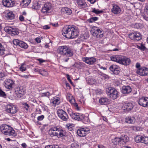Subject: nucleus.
I'll list each match as a JSON object with an SVG mask.
<instances>
[{"label": "nucleus", "mask_w": 148, "mask_h": 148, "mask_svg": "<svg viewBox=\"0 0 148 148\" xmlns=\"http://www.w3.org/2000/svg\"><path fill=\"white\" fill-rule=\"evenodd\" d=\"M123 106L127 110L132 109L133 107V105L131 103H125L123 105Z\"/></svg>", "instance_id": "30"}, {"label": "nucleus", "mask_w": 148, "mask_h": 148, "mask_svg": "<svg viewBox=\"0 0 148 148\" xmlns=\"http://www.w3.org/2000/svg\"><path fill=\"white\" fill-rule=\"evenodd\" d=\"M111 12L114 14H117L121 13V9L118 5L113 4H112V8L111 9Z\"/></svg>", "instance_id": "20"}, {"label": "nucleus", "mask_w": 148, "mask_h": 148, "mask_svg": "<svg viewBox=\"0 0 148 148\" xmlns=\"http://www.w3.org/2000/svg\"><path fill=\"white\" fill-rule=\"evenodd\" d=\"M5 49L2 44L0 43V56H3L5 54Z\"/></svg>", "instance_id": "39"}, {"label": "nucleus", "mask_w": 148, "mask_h": 148, "mask_svg": "<svg viewBox=\"0 0 148 148\" xmlns=\"http://www.w3.org/2000/svg\"><path fill=\"white\" fill-rule=\"evenodd\" d=\"M25 90V89L22 86L16 88L15 89V92L16 94L24 95Z\"/></svg>", "instance_id": "27"}, {"label": "nucleus", "mask_w": 148, "mask_h": 148, "mask_svg": "<svg viewBox=\"0 0 148 148\" xmlns=\"http://www.w3.org/2000/svg\"><path fill=\"white\" fill-rule=\"evenodd\" d=\"M44 118V116L43 115H41V116H38L37 117V119L39 121H41Z\"/></svg>", "instance_id": "53"}, {"label": "nucleus", "mask_w": 148, "mask_h": 148, "mask_svg": "<svg viewBox=\"0 0 148 148\" xmlns=\"http://www.w3.org/2000/svg\"><path fill=\"white\" fill-rule=\"evenodd\" d=\"M57 114L59 118L63 121H67L69 119L67 113L62 109L58 110L57 111Z\"/></svg>", "instance_id": "10"}, {"label": "nucleus", "mask_w": 148, "mask_h": 148, "mask_svg": "<svg viewBox=\"0 0 148 148\" xmlns=\"http://www.w3.org/2000/svg\"><path fill=\"white\" fill-rule=\"evenodd\" d=\"M14 83V82L12 80L10 79H7L4 82V84L6 88L11 89L12 88V85Z\"/></svg>", "instance_id": "17"}, {"label": "nucleus", "mask_w": 148, "mask_h": 148, "mask_svg": "<svg viewBox=\"0 0 148 148\" xmlns=\"http://www.w3.org/2000/svg\"><path fill=\"white\" fill-rule=\"evenodd\" d=\"M21 146L23 147V148H26L27 146V145L25 143H23L21 144Z\"/></svg>", "instance_id": "63"}, {"label": "nucleus", "mask_w": 148, "mask_h": 148, "mask_svg": "<svg viewBox=\"0 0 148 148\" xmlns=\"http://www.w3.org/2000/svg\"><path fill=\"white\" fill-rule=\"evenodd\" d=\"M137 47L138 49L143 51H146L147 49L144 45L142 43L139 44V45H137Z\"/></svg>", "instance_id": "37"}, {"label": "nucleus", "mask_w": 148, "mask_h": 148, "mask_svg": "<svg viewBox=\"0 0 148 148\" xmlns=\"http://www.w3.org/2000/svg\"><path fill=\"white\" fill-rule=\"evenodd\" d=\"M31 2V0H22L21 4L25 8Z\"/></svg>", "instance_id": "34"}, {"label": "nucleus", "mask_w": 148, "mask_h": 148, "mask_svg": "<svg viewBox=\"0 0 148 148\" xmlns=\"http://www.w3.org/2000/svg\"><path fill=\"white\" fill-rule=\"evenodd\" d=\"M109 69L115 75H118L120 72V67L117 65L114 64L111 65L109 67Z\"/></svg>", "instance_id": "15"}, {"label": "nucleus", "mask_w": 148, "mask_h": 148, "mask_svg": "<svg viewBox=\"0 0 148 148\" xmlns=\"http://www.w3.org/2000/svg\"><path fill=\"white\" fill-rule=\"evenodd\" d=\"M136 73L140 76H147L148 75V69L145 67H142L137 69Z\"/></svg>", "instance_id": "12"}, {"label": "nucleus", "mask_w": 148, "mask_h": 148, "mask_svg": "<svg viewBox=\"0 0 148 148\" xmlns=\"http://www.w3.org/2000/svg\"><path fill=\"white\" fill-rule=\"evenodd\" d=\"M89 48L88 46L87 45H84L83 46L82 48L81 49V52L82 53H83L84 55H86L88 52Z\"/></svg>", "instance_id": "33"}, {"label": "nucleus", "mask_w": 148, "mask_h": 148, "mask_svg": "<svg viewBox=\"0 0 148 148\" xmlns=\"http://www.w3.org/2000/svg\"><path fill=\"white\" fill-rule=\"evenodd\" d=\"M141 24L140 23H136L134 25V28L139 29L140 28Z\"/></svg>", "instance_id": "50"}, {"label": "nucleus", "mask_w": 148, "mask_h": 148, "mask_svg": "<svg viewBox=\"0 0 148 148\" xmlns=\"http://www.w3.org/2000/svg\"><path fill=\"white\" fill-rule=\"evenodd\" d=\"M19 46L20 47L24 49H27L28 46L26 43L22 41H20Z\"/></svg>", "instance_id": "38"}, {"label": "nucleus", "mask_w": 148, "mask_h": 148, "mask_svg": "<svg viewBox=\"0 0 148 148\" xmlns=\"http://www.w3.org/2000/svg\"><path fill=\"white\" fill-rule=\"evenodd\" d=\"M90 32L93 36L97 38H101L103 37L104 34V31L102 29L94 26L91 29Z\"/></svg>", "instance_id": "5"}, {"label": "nucleus", "mask_w": 148, "mask_h": 148, "mask_svg": "<svg viewBox=\"0 0 148 148\" xmlns=\"http://www.w3.org/2000/svg\"><path fill=\"white\" fill-rule=\"evenodd\" d=\"M79 145L76 142H74L71 145V148H79Z\"/></svg>", "instance_id": "45"}, {"label": "nucleus", "mask_w": 148, "mask_h": 148, "mask_svg": "<svg viewBox=\"0 0 148 148\" xmlns=\"http://www.w3.org/2000/svg\"><path fill=\"white\" fill-rule=\"evenodd\" d=\"M19 20L21 21H23L24 20V17L22 15H20L19 17Z\"/></svg>", "instance_id": "59"}, {"label": "nucleus", "mask_w": 148, "mask_h": 148, "mask_svg": "<svg viewBox=\"0 0 148 148\" xmlns=\"http://www.w3.org/2000/svg\"><path fill=\"white\" fill-rule=\"evenodd\" d=\"M89 129L88 128H82L78 129L77 133L79 136L83 137L89 133Z\"/></svg>", "instance_id": "13"}, {"label": "nucleus", "mask_w": 148, "mask_h": 148, "mask_svg": "<svg viewBox=\"0 0 148 148\" xmlns=\"http://www.w3.org/2000/svg\"><path fill=\"white\" fill-rule=\"evenodd\" d=\"M144 12L146 14L148 15V3L145 6Z\"/></svg>", "instance_id": "51"}, {"label": "nucleus", "mask_w": 148, "mask_h": 148, "mask_svg": "<svg viewBox=\"0 0 148 148\" xmlns=\"http://www.w3.org/2000/svg\"><path fill=\"white\" fill-rule=\"evenodd\" d=\"M0 131L5 135L13 136H16L15 131L11 127L6 124H3L0 126Z\"/></svg>", "instance_id": "3"}, {"label": "nucleus", "mask_w": 148, "mask_h": 148, "mask_svg": "<svg viewBox=\"0 0 148 148\" xmlns=\"http://www.w3.org/2000/svg\"><path fill=\"white\" fill-rule=\"evenodd\" d=\"M77 3L78 7L80 9H84L86 8L87 4L84 0H77Z\"/></svg>", "instance_id": "22"}, {"label": "nucleus", "mask_w": 148, "mask_h": 148, "mask_svg": "<svg viewBox=\"0 0 148 148\" xmlns=\"http://www.w3.org/2000/svg\"><path fill=\"white\" fill-rule=\"evenodd\" d=\"M5 76V75L3 72L0 73V80H1V78Z\"/></svg>", "instance_id": "56"}, {"label": "nucleus", "mask_w": 148, "mask_h": 148, "mask_svg": "<svg viewBox=\"0 0 148 148\" xmlns=\"http://www.w3.org/2000/svg\"><path fill=\"white\" fill-rule=\"evenodd\" d=\"M17 110V108L15 106L12 105H7L6 111L8 113L15 114Z\"/></svg>", "instance_id": "16"}, {"label": "nucleus", "mask_w": 148, "mask_h": 148, "mask_svg": "<svg viewBox=\"0 0 148 148\" xmlns=\"http://www.w3.org/2000/svg\"><path fill=\"white\" fill-rule=\"evenodd\" d=\"M62 34L68 39L76 38L78 35L79 31L77 27L70 25L65 26L62 30Z\"/></svg>", "instance_id": "1"}, {"label": "nucleus", "mask_w": 148, "mask_h": 148, "mask_svg": "<svg viewBox=\"0 0 148 148\" xmlns=\"http://www.w3.org/2000/svg\"><path fill=\"white\" fill-rule=\"evenodd\" d=\"M129 38L135 41H138L142 39L141 35L138 32H135L130 34Z\"/></svg>", "instance_id": "11"}, {"label": "nucleus", "mask_w": 148, "mask_h": 148, "mask_svg": "<svg viewBox=\"0 0 148 148\" xmlns=\"http://www.w3.org/2000/svg\"><path fill=\"white\" fill-rule=\"evenodd\" d=\"M15 3V0H3L2 1L3 5L7 7H12Z\"/></svg>", "instance_id": "18"}, {"label": "nucleus", "mask_w": 148, "mask_h": 148, "mask_svg": "<svg viewBox=\"0 0 148 148\" xmlns=\"http://www.w3.org/2000/svg\"><path fill=\"white\" fill-rule=\"evenodd\" d=\"M66 77L68 81L71 84H72L73 83L70 78V75H69L67 74L66 75Z\"/></svg>", "instance_id": "54"}, {"label": "nucleus", "mask_w": 148, "mask_h": 148, "mask_svg": "<svg viewBox=\"0 0 148 148\" xmlns=\"http://www.w3.org/2000/svg\"><path fill=\"white\" fill-rule=\"evenodd\" d=\"M108 99L106 97H103L100 99L99 100V102L101 105H106L108 103Z\"/></svg>", "instance_id": "31"}, {"label": "nucleus", "mask_w": 148, "mask_h": 148, "mask_svg": "<svg viewBox=\"0 0 148 148\" xmlns=\"http://www.w3.org/2000/svg\"><path fill=\"white\" fill-rule=\"evenodd\" d=\"M112 142L114 145H121L119 137H116L113 139L112 140Z\"/></svg>", "instance_id": "35"}, {"label": "nucleus", "mask_w": 148, "mask_h": 148, "mask_svg": "<svg viewBox=\"0 0 148 148\" xmlns=\"http://www.w3.org/2000/svg\"><path fill=\"white\" fill-rule=\"evenodd\" d=\"M66 127L69 129L71 128L72 125L70 123H67L66 124Z\"/></svg>", "instance_id": "57"}, {"label": "nucleus", "mask_w": 148, "mask_h": 148, "mask_svg": "<svg viewBox=\"0 0 148 148\" xmlns=\"http://www.w3.org/2000/svg\"><path fill=\"white\" fill-rule=\"evenodd\" d=\"M106 90L107 95L112 99H115L118 97V92L114 88L112 87H109L106 89Z\"/></svg>", "instance_id": "6"}, {"label": "nucleus", "mask_w": 148, "mask_h": 148, "mask_svg": "<svg viewBox=\"0 0 148 148\" xmlns=\"http://www.w3.org/2000/svg\"><path fill=\"white\" fill-rule=\"evenodd\" d=\"M19 69L22 72L26 71L27 69L26 65L25 64H22L19 68Z\"/></svg>", "instance_id": "41"}, {"label": "nucleus", "mask_w": 148, "mask_h": 148, "mask_svg": "<svg viewBox=\"0 0 148 148\" xmlns=\"http://www.w3.org/2000/svg\"><path fill=\"white\" fill-rule=\"evenodd\" d=\"M5 31L9 34H11L12 36L18 35L19 33L18 29L10 26H7L5 27Z\"/></svg>", "instance_id": "8"}, {"label": "nucleus", "mask_w": 148, "mask_h": 148, "mask_svg": "<svg viewBox=\"0 0 148 148\" xmlns=\"http://www.w3.org/2000/svg\"><path fill=\"white\" fill-rule=\"evenodd\" d=\"M21 41L17 39H14L13 41V43L14 45H19V43Z\"/></svg>", "instance_id": "49"}, {"label": "nucleus", "mask_w": 148, "mask_h": 148, "mask_svg": "<svg viewBox=\"0 0 148 148\" xmlns=\"http://www.w3.org/2000/svg\"><path fill=\"white\" fill-rule=\"evenodd\" d=\"M6 17L8 19L12 20L14 18V15L12 12H9L7 14Z\"/></svg>", "instance_id": "36"}, {"label": "nucleus", "mask_w": 148, "mask_h": 148, "mask_svg": "<svg viewBox=\"0 0 148 148\" xmlns=\"http://www.w3.org/2000/svg\"><path fill=\"white\" fill-rule=\"evenodd\" d=\"M51 102L55 105H58L60 103V99L58 97H55L53 98Z\"/></svg>", "instance_id": "32"}, {"label": "nucleus", "mask_w": 148, "mask_h": 148, "mask_svg": "<svg viewBox=\"0 0 148 148\" xmlns=\"http://www.w3.org/2000/svg\"><path fill=\"white\" fill-rule=\"evenodd\" d=\"M98 148H105V147L103 145H98Z\"/></svg>", "instance_id": "64"}, {"label": "nucleus", "mask_w": 148, "mask_h": 148, "mask_svg": "<svg viewBox=\"0 0 148 148\" xmlns=\"http://www.w3.org/2000/svg\"><path fill=\"white\" fill-rule=\"evenodd\" d=\"M132 91L131 88L129 86H123L121 88V92L123 94H128Z\"/></svg>", "instance_id": "23"}, {"label": "nucleus", "mask_w": 148, "mask_h": 148, "mask_svg": "<svg viewBox=\"0 0 148 148\" xmlns=\"http://www.w3.org/2000/svg\"><path fill=\"white\" fill-rule=\"evenodd\" d=\"M50 93L49 92H47L42 93L41 94L42 97L44 96H49Z\"/></svg>", "instance_id": "52"}, {"label": "nucleus", "mask_w": 148, "mask_h": 148, "mask_svg": "<svg viewBox=\"0 0 148 148\" xmlns=\"http://www.w3.org/2000/svg\"><path fill=\"white\" fill-rule=\"evenodd\" d=\"M140 65L139 63H137L136 64V67L138 69L140 68Z\"/></svg>", "instance_id": "62"}, {"label": "nucleus", "mask_w": 148, "mask_h": 148, "mask_svg": "<svg viewBox=\"0 0 148 148\" xmlns=\"http://www.w3.org/2000/svg\"><path fill=\"white\" fill-rule=\"evenodd\" d=\"M37 60L39 61L40 63V64L45 62V60H43L42 59H37Z\"/></svg>", "instance_id": "58"}, {"label": "nucleus", "mask_w": 148, "mask_h": 148, "mask_svg": "<svg viewBox=\"0 0 148 148\" xmlns=\"http://www.w3.org/2000/svg\"><path fill=\"white\" fill-rule=\"evenodd\" d=\"M51 3H47L44 5L42 7L41 12L45 15L47 14L48 13L51 12Z\"/></svg>", "instance_id": "9"}, {"label": "nucleus", "mask_w": 148, "mask_h": 148, "mask_svg": "<svg viewBox=\"0 0 148 148\" xmlns=\"http://www.w3.org/2000/svg\"><path fill=\"white\" fill-rule=\"evenodd\" d=\"M57 131L58 135L57 136L58 138L62 137L65 136V131L64 130H63L61 129L58 128Z\"/></svg>", "instance_id": "28"}, {"label": "nucleus", "mask_w": 148, "mask_h": 148, "mask_svg": "<svg viewBox=\"0 0 148 148\" xmlns=\"http://www.w3.org/2000/svg\"><path fill=\"white\" fill-rule=\"evenodd\" d=\"M58 128L56 127H53L50 128L49 130L48 133L49 135L51 137L54 136H57L58 135L57 132Z\"/></svg>", "instance_id": "21"}, {"label": "nucleus", "mask_w": 148, "mask_h": 148, "mask_svg": "<svg viewBox=\"0 0 148 148\" xmlns=\"http://www.w3.org/2000/svg\"><path fill=\"white\" fill-rule=\"evenodd\" d=\"M111 60L124 66L130 65L131 62L130 59L126 56L116 55L110 57Z\"/></svg>", "instance_id": "2"}, {"label": "nucleus", "mask_w": 148, "mask_h": 148, "mask_svg": "<svg viewBox=\"0 0 148 148\" xmlns=\"http://www.w3.org/2000/svg\"><path fill=\"white\" fill-rule=\"evenodd\" d=\"M57 51L58 54L67 57H71L73 55L72 50L66 46L59 47L57 49Z\"/></svg>", "instance_id": "4"}, {"label": "nucleus", "mask_w": 148, "mask_h": 148, "mask_svg": "<svg viewBox=\"0 0 148 148\" xmlns=\"http://www.w3.org/2000/svg\"><path fill=\"white\" fill-rule=\"evenodd\" d=\"M143 136L140 135H138L136 136L135 138V140L136 142L137 143H141Z\"/></svg>", "instance_id": "40"}, {"label": "nucleus", "mask_w": 148, "mask_h": 148, "mask_svg": "<svg viewBox=\"0 0 148 148\" xmlns=\"http://www.w3.org/2000/svg\"><path fill=\"white\" fill-rule=\"evenodd\" d=\"M0 96L6 98V95L5 92L3 91L1 89H0Z\"/></svg>", "instance_id": "48"}, {"label": "nucleus", "mask_w": 148, "mask_h": 148, "mask_svg": "<svg viewBox=\"0 0 148 148\" xmlns=\"http://www.w3.org/2000/svg\"><path fill=\"white\" fill-rule=\"evenodd\" d=\"M119 138L121 145L125 144L129 140L128 137L125 135H122Z\"/></svg>", "instance_id": "24"}, {"label": "nucleus", "mask_w": 148, "mask_h": 148, "mask_svg": "<svg viewBox=\"0 0 148 148\" xmlns=\"http://www.w3.org/2000/svg\"><path fill=\"white\" fill-rule=\"evenodd\" d=\"M43 28L45 29H48L50 28V27L48 25H45L43 27Z\"/></svg>", "instance_id": "61"}, {"label": "nucleus", "mask_w": 148, "mask_h": 148, "mask_svg": "<svg viewBox=\"0 0 148 148\" xmlns=\"http://www.w3.org/2000/svg\"><path fill=\"white\" fill-rule=\"evenodd\" d=\"M72 103L74 104V106L76 108V109L78 110H79V108L78 106V105L77 103H73V102Z\"/></svg>", "instance_id": "55"}, {"label": "nucleus", "mask_w": 148, "mask_h": 148, "mask_svg": "<svg viewBox=\"0 0 148 148\" xmlns=\"http://www.w3.org/2000/svg\"><path fill=\"white\" fill-rule=\"evenodd\" d=\"M61 13L63 14L70 15L72 13V11L69 8L67 7L62 8L61 10Z\"/></svg>", "instance_id": "26"}, {"label": "nucleus", "mask_w": 148, "mask_h": 148, "mask_svg": "<svg viewBox=\"0 0 148 148\" xmlns=\"http://www.w3.org/2000/svg\"><path fill=\"white\" fill-rule=\"evenodd\" d=\"M138 104L141 106L145 108L148 107V97H142L139 98L137 100Z\"/></svg>", "instance_id": "7"}, {"label": "nucleus", "mask_w": 148, "mask_h": 148, "mask_svg": "<svg viewBox=\"0 0 148 148\" xmlns=\"http://www.w3.org/2000/svg\"><path fill=\"white\" fill-rule=\"evenodd\" d=\"M45 148H60L59 147V146L57 145H47L46 146Z\"/></svg>", "instance_id": "47"}, {"label": "nucleus", "mask_w": 148, "mask_h": 148, "mask_svg": "<svg viewBox=\"0 0 148 148\" xmlns=\"http://www.w3.org/2000/svg\"><path fill=\"white\" fill-rule=\"evenodd\" d=\"M72 118L76 120L81 121L82 120L84 117L83 114L80 115L78 113H69Z\"/></svg>", "instance_id": "14"}, {"label": "nucleus", "mask_w": 148, "mask_h": 148, "mask_svg": "<svg viewBox=\"0 0 148 148\" xmlns=\"http://www.w3.org/2000/svg\"><path fill=\"white\" fill-rule=\"evenodd\" d=\"M22 105L23 107L25 108L27 111L28 110L29 106L27 103H22Z\"/></svg>", "instance_id": "46"}, {"label": "nucleus", "mask_w": 148, "mask_h": 148, "mask_svg": "<svg viewBox=\"0 0 148 148\" xmlns=\"http://www.w3.org/2000/svg\"><path fill=\"white\" fill-rule=\"evenodd\" d=\"M136 121L135 118L133 116H128L125 119V122L128 123L132 124L134 123Z\"/></svg>", "instance_id": "25"}, {"label": "nucleus", "mask_w": 148, "mask_h": 148, "mask_svg": "<svg viewBox=\"0 0 148 148\" xmlns=\"http://www.w3.org/2000/svg\"><path fill=\"white\" fill-rule=\"evenodd\" d=\"M141 143L147 144H148V137L145 136H143Z\"/></svg>", "instance_id": "43"}, {"label": "nucleus", "mask_w": 148, "mask_h": 148, "mask_svg": "<svg viewBox=\"0 0 148 148\" xmlns=\"http://www.w3.org/2000/svg\"><path fill=\"white\" fill-rule=\"evenodd\" d=\"M36 41L38 43H40L41 42V39L40 38L37 37L36 39Z\"/></svg>", "instance_id": "60"}, {"label": "nucleus", "mask_w": 148, "mask_h": 148, "mask_svg": "<svg viewBox=\"0 0 148 148\" xmlns=\"http://www.w3.org/2000/svg\"><path fill=\"white\" fill-rule=\"evenodd\" d=\"M92 12L94 13L97 14H99L102 13L103 12V11L102 10H97L95 8H94L92 11Z\"/></svg>", "instance_id": "42"}, {"label": "nucleus", "mask_w": 148, "mask_h": 148, "mask_svg": "<svg viewBox=\"0 0 148 148\" xmlns=\"http://www.w3.org/2000/svg\"><path fill=\"white\" fill-rule=\"evenodd\" d=\"M98 19V18L96 17H92L88 20V22L89 23H92L96 21Z\"/></svg>", "instance_id": "44"}, {"label": "nucleus", "mask_w": 148, "mask_h": 148, "mask_svg": "<svg viewBox=\"0 0 148 148\" xmlns=\"http://www.w3.org/2000/svg\"><path fill=\"white\" fill-rule=\"evenodd\" d=\"M41 5V2L35 1L33 3L32 8L35 10H38L40 8Z\"/></svg>", "instance_id": "29"}, {"label": "nucleus", "mask_w": 148, "mask_h": 148, "mask_svg": "<svg viewBox=\"0 0 148 148\" xmlns=\"http://www.w3.org/2000/svg\"><path fill=\"white\" fill-rule=\"evenodd\" d=\"M83 60L88 64H92L96 61V59L93 57H86L83 58Z\"/></svg>", "instance_id": "19"}]
</instances>
